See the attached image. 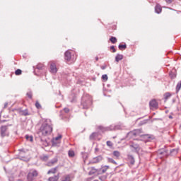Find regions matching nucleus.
Wrapping results in <instances>:
<instances>
[{
	"instance_id": "7ed1b4c3",
	"label": "nucleus",
	"mask_w": 181,
	"mask_h": 181,
	"mask_svg": "<svg viewBox=\"0 0 181 181\" xmlns=\"http://www.w3.org/2000/svg\"><path fill=\"white\" fill-rule=\"evenodd\" d=\"M64 59L67 62H76V56L69 50L64 53Z\"/></svg>"
},
{
	"instance_id": "2eb2a0df",
	"label": "nucleus",
	"mask_w": 181,
	"mask_h": 181,
	"mask_svg": "<svg viewBox=\"0 0 181 181\" xmlns=\"http://www.w3.org/2000/svg\"><path fill=\"white\" fill-rule=\"evenodd\" d=\"M158 155H161L162 156H166L168 155V150L160 149L158 151Z\"/></svg>"
},
{
	"instance_id": "5fc2aeb1",
	"label": "nucleus",
	"mask_w": 181,
	"mask_h": 181,
	"mask_svg": "<svg viewBox=\"0 0 181 181\" xmlns=\"http://www.w3.org/2000/svg\"><path fill=\"white\" fill-rule=\"evenodd\" d=\"M103 95H105V97H107V94L105 93V92L103 93Z\"/></svg>"
},
{
	"instance_id": "1a4fd4ad",
	"label": "nucleus",
	"mask_w": 181,
	"mask_h": 181,
	"mask_svg": "<svg viewBox=\"0 0 181 181\" xmlns=\"http://www.w3.org/2000/svg\"><path fill=\"white\" fill-rule=\"evenodd\" d=\"M50 72L52 74L57 73V67L56 66V64H54V62H52L50 64Z\"/></svg>"
},
{
	"instance_id": "412c9836",
	"label": "nucleus",
	"mask_w": 181,
	"mask_h": 181,
	"mask_svg": "<svg viewBox=\"0 0 181 181\" xmlns=\"http://www.w3.org/2000/svg\"><path fill=\"white\" fill-rule=\"evenodd\" d=\"M172 97V94H170V93L167 92L164 94V98L165 101H168V100H169V98H170Z\"/></svg>"
},
{
	"instance_id": "a211bd4d",
	"label": "nucleus",
	"mask_w": 181,
	"mask_h": 181,
	"mask_svg": "<svg viewBox=\"0 0 181 181\" xmlns=\"http://www.w3.org/2000/svg\"><path fill=\"white\" fill-rule=\"evenodd\" d=\"M124 59V55L121 54H117L115 57V62H117V63H118L119 62V60H122Z\"/></svg>"
},
{
	"instance_id": "4d7b16f0",
	"label": "nucleus",
	"mask_w": 181,
	"mask_h": 181,
	"mask_svg": "<svg viewBox=\"0 0 181 181\" xmlns=\"http://www.w3.org/2000/svg\"><path fill=\"white\" fill-rule=\"evenodd\" d=\"M169 118H172V116H169Z\"/></svg>"
},
{
	"instance_id": "f257e3e1",
	"label": "nucleus",
	"mask_w": 181,
	"mask_h": 181,
	"mask_svg": "<svg viewBox=\"0 0 181 181\" xmlns=\"http://www.w3.org/2000/svg\"><path fill=\"white\" fill-rule=\"evenodd\" d=\"M53 131V127L50 124V119H45L44 122L41 124L37 132L39 136H47L50 135Z\"/></svg>"
},
{
	"instance_id": "ea45409f",
	"label": "nucleus",
	"mask_w": 181,
	"mask_h": 181,
	"mask_svg": "<svg viewBox=\"0 0 181 181\" xmlns=\"http://www.w3.org/2000/svg\"><path fill=\"white\" fill-rule=\"evenodd\" d=\"M107 179V175H103L99 177V180L104 181Z\"/></svg>"
},
{
	"instance_id": "052dcab7",
	"label": "nucleus",
	"mask_w": 181,
	"mask_h": 181,
	"mask_svg": "<svg viewBox=\"0 0 181 181\" xmlns=\"http://www.w3.org/2000/svg\"><path fill=\"white\" fill-rule=\"evenodd\" d=\"M11 180H12L9 179V181H11Z\"/></svg>"
},
{
	"instance_id": "8fccbe9b",
	"label": "nucleus",
	"mask_w": 181,
	"mask_h": 181,
	"mask_svg": "<svg viewBox=\"0 0 181 181\" xmlns=\"http://www.w3.org/2000/svg\"><path fill=\"white\" fill-rule=\"evenodd\" d=\"M165 2H167V4H172V2H173V0H165Z\"/></svg>"
},
{
	"instance_id": "864d4df0",
	"label": "nucleus",
	"mask_w": 181,
	"mask_h": 181,
	"mask_svg": "<svg viewBox=\"0 0 181 181\" xmlns=\"http://www.w3.org/2000/svg\"><path fill=\"white\" fill-rule=\"evenodd\" d=\"M95 60H96V62H98V57H95Z\"/></svg>"
},
{
	"instance_id": "20e7f679",
	"label": "nucleus",
	"mask_w": 181,
	"mask_h": 181,
	"mask_svg": "<svg viewBox=\"0 0 181 181\" xmlns=\"http://www.w3.org/2000/svg\"><path fill=\"white\" fill-rule=\"evenodd\" d=\"M12 124H7L1 127V136L4 138V136H8L9 133L8 132V127H11Z\"/></svg>"
},
{
	"instance_id": "6ab92c4d",
	"label": "nucleus",
	"mask_w": 181,
	"mask_h": 181,
	"mask_svg": "<svg viewBox=\"0 0 181 181\" xmlns=\"http://www.w3.org/2000/svg\"><path fill=\"white\" fill-rule=\"evenodd\" d=\"M61 181H71V176L70 175H66L62 178Z\"/></svg>"
},
{
	"instance_id": "ddd939ff",
	"label": "nucleus",
	"mask_w": 181,
	"mask_h": 181,
	"mask_svg": "<svg viewBox=\"0 0 181 181\" xmlns=\"http://www.w3.org/2000/svg\"><path fill=\"white\" fill-rule=\"evenodd\" d=\"M59 139H62V135H59L58 136L55 137L52 140V146H57V141H59Z\"/></svg>"
},
{
	"instance_id": "bb28decb",
	"label": "nucleus",
	"mask_w": 181,
	"mask_h": 181,
	"mask_svg": "<svg viewBox=\"0 0 181 181\" xmlns=\"http://www.w3.org/2000/svg\"><path fill=\"white\" fill-rule=\"evenodd\" d=\"M43 146H49V143L47 142V141L43 139H40Z\"/></svg>"
},
{
	"instance_id": "b1692460",
	"label": "nucleus",
	"mask_w": 181,
	"mask_h": 181,
	"mask_svg": "<svg viewBox=\"0 0 181 181\" xmlns=\"http://www.w3.org/2000/svg\"><path fill=\"white\" fill-rule=\"evenodd\" d=\"M56 170H57V167H55V168H52L49 170H48L47 174L50 175V173H55Z\"/></svg>"
},
{
	"instance_id": "a19ab883",
	"label": "nucleus",
	"mask_w": 181,
	"mask_h": 181,
	"mask_svg": "<svg viewBox=\"0 0 181 181\" xmlns=\"http://www.w3.org/2000/svg\"><path fill=\"white\" fill-rule=\"evenodd\" d=\"M100 170H101L102 173H105L107 172V168L103 166V167H102V168H100Z\"/></svg>"
},
{
	"instance_id": "39448f33",
	"label": "nucleus",
	"mask_w": 181,
	"mask_h": 181,
	"mask_svg": "<svg viewBox=\"0 0 181 181\" xmlns=\"http://www.w3.org/2000/svg\"><path fill=\"white\" fill-rule=\"evenodd\" d=\"M81 105L83 110H87L90 105H91V99L86 100V98H82Z\"/></svg>"
},
{
	"instance_id": "de8ad7c7",
	"label": "nucleus",
	"mask_w": 181,
	"mask_h": 181,
	"mask_svg": "<svg viewBox=\"0 0 181 181\" xmlns=\"http://www.w3.org/2000/svg\"><path fill=\"white\" fill-rule=\"evenodd\" d=\"M100 69L102 70H105L107 69V65H103V66H100Z\"/></svg>"
},
{
	"instance_id": "9d476101",
	"label": "nucleus",
	"mask_w": 181,
	"mask_h": 181,
	"mask_svg": "<svg viewBox=\"0 0 181 181\" xmlns=\"http://www.w3.org/2000/svg\"><path fill=\"white\" fill-rule=\"evenodd\" d=\"M149 105L151 108H158V102H156V100H152L149 102Z\"/></svg>"
},
{
	"instance_id": "e433bc0d",
	"label": "nucleus",
	"mask_w": 181,
	"mask_h": 181,
	"mask_svg": "<svg viewBox=\"0 0 181 181\" xmlns=\"http://www.w3.org/2000/svg\"><path fill=\"white\" fill-rule=\"evenodd\" d=\"M36 69H37V70H42V69H43V64H37Z\"/></svg>"
},
{
	"instance_id": "2f4dec72",
	"label": "nucleus",
	"mask_w": 181,
	"mask_h": 181,
	"mask_svg": "<svg viewBox=\"0 0 181 181\" xmlns=\"http://www.w3.org/2000/svg\"><path fill=\"white\" fill-rule=\"evenodd\" d=\"M22 115H24L25 117L29 115V112L28 111V110H24L21 111Z\"/></svg>"
},
{
	"instance_id": "c756f323",
	"label": "nucleus",
	"mask_w": 181,
	"mask_h": 181,
	"mask_svg": "<svg viewBox=\"0 0 181 181\" xmlns=\"http://www.w3.org/2000/svg\"><path fill=\"white\" fill-rule=\"evenodd\" d=\"M113 155H114L116 158H119V156H121V153H120L119 151H113Z\"/></svg>"
},
{
	"instance_id": "c03bdc74",
	"label": "nucleus",
	"mask_w": 181,
	"mask_h": 181,
	"mask_svg": "<svg viewBox=\"0 0 181 181\" xmlns=\"http://www.w3.org/2000/svg\"><path fill=\"white\" fill-rule=\"evenodd\" d=\"M96 172L95 169L92 170L91 171L89 172V175H94V173Z\"/></svg>"
},
{
	"instance_id": "6e6d98bb",
	"label": "nucleus",
	"mask_w": 181,
	"mask_h": 181,
	"mask_svg": "<svg viewBox=\"0 0 181 181\" xmlns=\"http://www.w3.org/2000/svg\"><path fill=\"white\" fill-rule=\"evenodd\" d=\"M20 152H24L23 149H20Z\"/></svg>"
},
{
	"instance_id": "a878e982",
	"label": "nucleus",
	"mask_w": 181,
	"mask_h": 181,
	"mask_svg": "<svg viewBox=\"0 0 181 181\" xmlns=\"http://www.w3.org/2000/svg\"><path fill=\"white\" fill-rule=\"evenodd\" d=\"M181 88V81L178 82L176 86V93H179Z\"/></svg>"
},
{
	"instance_id": "bf43d9fd",
	"label": "nucleus",
	"mask_w": 181,
	"mask_h": 181,
	"mask_svg": "<svg viewBox=\"0 0 181 181\" xmlns=\"http://www.w3.org/2000/svg\"><path fill=\"white\" fill-rule=\"evenodd\" d=\"M107 97H111L110 95H107Z\"/></svg>"
},
{
	"instance_id": "58836bf2",
	"label": "nucleus",
	"mask_w": 181,
	"mask_h": 181,
	"mask_svg": "<svg viewBox=\"0 0 181 181\" xmlns=\"http://www.w3.org/2000/svg\"><path fill=\"white\" fill-rule=\"evenodd\" d=\"M27 97H28V98L32 100L33 93H32V92L30 90L27 93Z\"/></svg>"
},
{
	"instance_id": "4c0bfd02",
	"label": "nucleus",
	"mask_w": 181,
	"mask_h": 181,
	"mask_svg": "<svg viewBox=\"0 0 181 181\" xmlns=\"http://www.w3.org/2000/svg\"><path fill=\"white\" fill-rule=\"evenodd\" d=\"M68 155H69V158H73V156H74V151H69L68 152Z\"/></svg>"
},
{
	"instance_id": "5701e85b",
	"label": "nucleus",
	"mask_w": 181,
	"mask_h": 181,
	"mask_svg": "<svg viewBox=\"0 0 181 181\" xmlns=\"http://www.w3.org/2000/svg\"><path fill=\"white\" fill-rule=\"evenodd\" d=\"M110 41L111 42V43H112L113 45H115V43L117 42V37H111L110 38Z\"/></svg>"
},
{
	"instance_id": "f3484780",
	"label": "nucleus",
	"mask_w": 181,
	"mask_h": 181,
	"mask_svg": "<svg viewBox=\"0 0 181 181\" xmlns=\"http://www.w3.org/2000/svg\"><path fill=\"white\" fill-rule=\"evenodd\" d=\"M57 158H54L53 159H52L47 163V166H53V165H54V163H57Z\"/></svg>"
},
{
	"instance_id": "680f3d73",
	"label": "nucleus",
	"mask_w": 181,
	"mask_h": 181,
	"mask_svg": "<svg viewBox=\"0 0 181 181\" xmlns=\"http://www.w3.org/2000/svg\"><path fill=\"white\" fill-rule=\"evenodd\" d=\"M11 180H12L9 179V181H11Z\"/></svg>"
},
{
	"instance_id": "79ce46f5",
	"label": "nucleus",
	"mask_w": 181,
	"mask_h": 181,
	"mask_svg": "<svg viewBox=\"0 0 181 181\" xmlns=\"http://www.w3.org/2000/svg\"><path fill=\"white\" fill-rule=\"evenodd\" d=\"M110 49L112 50V53H115V52H117V49H115V47H114V45L110 47Z\"/></svg>"
},
{
	"instance_id": "dca6fc26",
	"label": "nucleus",
	"mask_w": 181,
	"mask_h": 181,
	"mask_svg": "<svg viewBox=\"0 0 181 181\" xmlns=\"http://www.w3.org/2000/svg\"><path fill=\"white\" fill-rule=\"evenodd\" d=\"M127 159L129 160L131 165H134L135 163V158H134V156L128 155Z\"/></svg>"
},
{
	"instance_id": "3c124183",
	"label": "nucleus",
	"mask_w": 181,
	"mask_h": 181,
	"mask_svg": "<svg viewBox=\"0 0 181 181\" xmlns=\"http://www.w3.org/2000/svg\"><path fill=\"white\" fill-rule=\"evenodd\" d=\"M8 107V103H6L5 104H4V108H6Z\"/></svg>"
},
{
	"instance_id": "7c9ffc66",
	"label": "nucleus",
	"mask_w": 181,
	"mask_h": 181,
	"mask_svg": "<svg viewBox=\"0 0 181 181\" xmlns=\"http://www.w3.org/2000/svg\"><path fill=\"white\" fill-rule=\"evenodd\" d=\"M107 162H109L110 163H113L114 165H117L115 160L111 158H107Z\"/></svg>"
},
{
	"instance_id": "f704fd0d",
	"label": "nucleus",
	"mask_w": 181,
	"mask_h": 181,
	"mask_svg": "<svg viewBox=\"0 0 181 181\" xmlns=\"http://www.w3.org/2000/svg\"><path fill=\"white\" fill-rule=\"evenodd\" d=\"M15 74H16V76H21V74H22V70H21V69L16 70Z\"/></svg>"
},
{
	"instance_id": "aec40b11",
	"label": "nucleus",
	"mask_w": 181,
	"mask_h": 181,
	"mask_svg": "<svg viewBox=\"0 0 181 181\" xmlns=\"http://www.w3.org/2000/svg\"><path fill=\"white\" fill-rule=\"evenodd\" d=\"M59 180V174L57 175H54L53 177H50L48 179V181H57Z\"/></svg>"
},
{
	"instance_id": "4468645a",
	"label": "nucleus",
	"mask_w": 181,
	"mask_h": 181,
	"mask_svg": "<svg viewBox=\"0 0 181 181\" xmlns=\"http://www.w3.org/2000/svg\"><path fill=\"white\" fill-rule=\"evenodd\" d=\"M155 12L156 13H160L162 12V6L160 4H157L155 6Z\"/></svg>"
},
{
	"instance_id": "09e8293b",
	"label": "nucleus",
	"mask_w": 181,
	"mask_h": 181,
	"mask_svg": "<svg viewBox=\"0 0 181 181\" xmlns=\"http://www.w3.org/2000/svg\"><path fill=\"white\" fill-rule=\"evenodd\" d=\"M129 134H132V135L136 136V132H131L127 134V135H129Z\"/></svg>"
},
{
	"instance_id": "c9c22d12",
	"label": "nucleus",
	"mask_w": 181,
	"mask_h": 181,
	"mask_svg": "<svg viewBox=\"0 0 181 181\" xmlns=\"http://www.w3.org/2000/svg\"><path fill=\"white\" fill-rule=\"evenodd\" d=\"M102 80L104 81H107L108 80V76L107 74H104L102 76Z\"/></svg>"
},
{
	"instance_id": "603ef678",
	"label": "nucleus",
	"mask_w": 181,
	"mask_h": 181,
	"mask_svg": "<svg viewBox=\"0 0 181 181\" xmlns=\"http://www.w3.org/2000/svg\"><path fill=\"white\" fill-rule=\"evenodd\" d=\"M105 168H107V170H108V168H110V166L108 165H105Z\"/></svg>"
},
{
	"instance_id": "4be33fe9",
	"label": "nucleus",
	"mask_w": 181,
	"mask_h": 181,
	"mask_svg": "<svg viewBox=\"0 0 181 181\" xmlns=\"http://www.w3.org/2000/svg\"><path fill=\"white\" fill-rule=\"evenodd\" d=\"M41 160H43L44 162H47V160H49V156L44 155L40 157Z\"/></svg>"
},
{
	"instance_id": "cd10ccee",
	"label": "nucleus",
	"mask_w": 181,
	"mask_h": 181,
	"mask_svg": "<svg viewBox=\"0 0 181 181\" xmlns=\"http://www.w3.org/2000/svg\"><path fill=\"white\" fill-rule=\"evenodd\" d=\"M118 48L119 49V50H125V49H127V44L124 45H119Z\"/></svg>"
},
{
	"instance_id": "0eeeda50",
	"label": "nucleus",
	"mask_w": 181,
	"mask_h": 181,
	"mask_svg": "<svg viewBox=\"0 0 181 181\" xmlns=\"http://www.w3.org/2000/svg\"><path fill=\"white\" fill-rule=\"evenodd\" d=\"M38 173L37 171L36 170H33V171H30L28 174V180H33V179H35V177H36L37 176Z\"/></svg>"
},
{
	"instance_id": "423d86ee",
	"label": "nucleus",
	"mask_w": 181,
	"mask_h": 181,
	"mask_svg": "<svg viewBox=\"0 0 181 181\" xmlns=\"http://www.w3.org/2000/svg\"><path fill=\"white\" fill-rule=\"evenodd\" d=\"M98 129L102 131V132H105L106 131H115V124H111L109 127H104L103 126H98Z\"/></svg>"
},
{
	"instance_id": "6e6552de",
	"label": "nucleus",
	"mask_w": 181,
	"mask_h": 181,
	"mask_svg": "<svg viewBox=\"0 0 181 181\" xmlns=\"http://www.w3.org/2000/svg\"><path fill=\"white\" fill-rule=\"evenodd\" d=\"M143 138L145 140V142H151V141L155 139V136L152 134H144Z\"/></svg>"
},
{
	"instance_id": "c85d7f7f",
	"label": "nucleus",
	"mask_w": 181,
	"mask_h": 181,
	"mask_svg": "<svg viewBox=\"0 0 181 181\" xmlns=\"http://www.w3.org/2000/svg\"><path fill=\"white\" fill-rule=\"evenodd\" d=\"M98 136V133L97 132H93L90 135V139H94V138H95V136Z\"/></svg>"
},
{
	"instance_id": "a18cd8bd",
	"label": "nucleus",
	"mask_w": 181,
	"mask_h": 181,
	"mask_svg": "<svg viewBox=\"0 0 181 181\" xmlns=\"http://www.w3.org/2000/svg\"><path fill=\"white\" fill-rule=\"evenodd\" d=\"M64 112H66L67 114V112H69L70 110L67 107H65V108H64Z\"/></svg>"
},
{
	"instance_id": "393cba45",
	"label": "nucleus",
	"mask_w": 181,
	"mask_h": 181,
	"mask_svg": "<svg viewBox=\"0 0 181 181\" xmlns=\"http://www.w3.org/2000/svg\"><path fill=\"white\" fill-rule=\"evenodd\" d=\"M178 152H179L178 148H173L170 151V153H173V155H177Z\"/></svg>"
},
{
	"instance_id": "37998d69",
	"label": "nucleus",
	"mask_w": 181,
	"mask_h": 181,
	"mask_svg": "<svg viewBox=\"0 0 181 181\" xmlns=\"http://www.w3.org/2000/svg\"><path fill=\"white\" fill-rule=\"evenodd\" d=\"M106 144L107 146H112V142L111 141H107Z\"/></svg>"
},
{
	"instance_id": "49530a36",
	"label": "nucleus",
	"mask_w": 181,
	"mask_h": 181,
	"mask_svg": "<svg viewBox=\"0 0 181 181\" xmlns=\"http://www.w3.org/2000/svg\"><path fill=\"white\" fill-rule=\"evenodd\" d=\"M170 76L171 78H176V74H170Z\"/></svg>"
},
{
	"instance_id": "72a5a7b5",
	"label": "nucleus",
	"mask_w": 181,
	"mask_h": 181,
	"mask_svg": "<svg viewBox=\"0 0 181 181\" xmlns=\"http://www.w3.org/2000/svg\"><path fill=\"white\" fill-rule=\"evenodd\" d=\"M35 107L37 110H40V108H42V105H40V103H39V101H36Z\"/></svg>"
},
{
	"instance_id": "f03ea898",
	"label": "nucleus",
	"mask_w": 181,
	"mask_h": 181,
	"mask_svg": "<svg viewBox=\"0 0 181 181\" xmlns=\"http://www.w3.org/2000/svg\"><path fill=\"white\" fill-rule=\"evenodd\" d=\"M129 146L132 152H134L135 153H139V151H141V146H139V144L134 141H130L129 144Z\"/></svg>"
},
{
	"instance_id": "473e14b6",
	"label": "nucleus",
	"mask_w": 181,
	"mask_h": 181,
	"mask_svg": "<svg viewBox=\"0 0 181 181\" xmlns=\"http://www.w3.org/2000/svg\"><path fill=\"white\" fill-rule=\"evenodd\" d=\"M25 138L27 141H30V142H32L33 141V137L32 136L25 135Z\"/></svg>"
},
{
	"instance_id": "e2e57ef3",
	"label": "nucleus",
	"mask_w": 181,
	"mask_h": 181,
	"mask_svg": "<svg viewBox=\"0 0 181 181\" xmlns=\"http://www.w3.org/2000/svg\"><path fill=\"white\" fill-rule=\"evenodd\" d=\"M59 94H62V93H60V91H59Z\"/></svg>"
},
{
	"instance_id": "f8f14e48",
	"label": "nucleus",
	"mask_w": 181,
	"mask_h": 181,
	"mask_svg": "<svg viewBox=\"0 0 181 181\" xmlns=\"http://www.w3.org/2000/svg\"><path fill=\"white\" fill-rule=\"evenodd\" d=\"M103 160V156H98L97 157L93 158V163H98Z\"/></svg>"
},
{
	"instance_id": "9b49d317",
	"label": "nucleus",
	"mask_w": 181,
	"mask_h": 181,
	"mask_svg": "<svg viewBox=\"0 0 181 181\" xmlns=\"http://www.w3.org/2000/svg\"><path fill=\"white\" fill-rule=\"evenodd\" d=\"M125 127L124 124L119 123L118 124H115V131H121L124 129Z\"/></svg>"
},
{
	"instance_id": "13d9d810",
	"label": "nucleus",
	"mask_w": 181,
	"mask_h": 181,
	"mask_svg": "<svg viewBox=\"0 0 181 181\" xmlns=\"http://www.w3.org/2000/svg\"><path fill=\"white\" fill-rule=\"evenodd\" d=\"M95 151H98V148H95Z\"/></svg>"
}]
</instances>
